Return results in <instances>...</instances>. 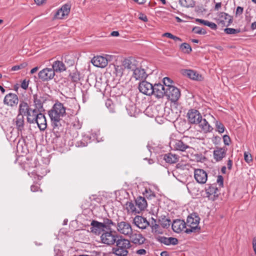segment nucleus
I'll return each instance as SVG.
<instances>
[{
	"label": "nucleus",
	"instance_id": "obj_1",
	"mask_svg": "<svg viewBox=\"0 0 256 256\" xmlns=\"http://www.w3.org/2000/svg\"><path fill=\"white\" fill-rule=\"evenodd\" d=\"M90 231L96 235H100L106 230L112 229V226H116V223L110 218H104L103 222L92 220L90 223Z\"/></svg>",
	"mask_w": 256,
	"mask_h": 256
},
{
	"label": "nucleus",
	"instance_id": "obj_2",
	"mask_svg": "<svg viewBox=\"0 0 256 256\" xmlns=\"http://www.w3.org/2000/svg\"><path fill=\"white\" fill-rule=\"evenodd\" d=\"M115 246L112 248V253L118 256H126L128 254V250L131 248L129 240L124 238L122 236L118 237L115 242Z\"/></svg>",
	"mask_w": 256,
	"mask_h": 256
},
{
	"label": "nucleus",
	"instance_id": "obj_3",
	"mask_svg": "<svg viewBox=\"0 0 256 256\" xmlns=\"http://www.w3.org/2000/svg\"><path fill=\"white\" fill-rule=\"evenodd\" d=\"M200 220V218L196 213L193 212L189 215L186 222V226L188 228H186L184 231L185 232L190 234L198 232L200 229V228L198 226Z\"/></svg>",
	"mask_w": 256,
	"mask_h": 256
},
{
	"label": "nucleus",
	"instance_id": "obj_4",
	"mask_svg": "<svg viewBox=\"0 0 256 256\" xmlns=\"http://www.w3.org/2000/svg\"><path fill=\"white\" fill-rule=\"evenodd\" d=\"M66 110L63 104L58 101L48 111V114L50 119L62 118L66 114Z\"/></svg>",
	"mask_w": 256,
	"mask_h": 256
},
{
	"label": "nucleus",
	"instance_id": "obj_5",
	"mask_svg": "<svg viewBox=\"0 0 256 256\" xmlns=\"http://www.w3.org/2000/svg\"><path fill=\"white\" fill-rule=\"evenodd\" d=\"M120 235L112 232L111 230H106L100 236V240L102 244L108 246L114 245Z\"/></svg>",
	"mask_w": 256,
	"mask_h": 256
},
{
	"label": "nucleus",
	"instance_id": "obj_6",
	"mask_svg": "<svg viewBox=\"0 0 256 256\" xmlns=\"http://www.w3.org/2000/svg\"><path fill=\"white\" fill-rule=\"evenodd\" d=\"M52 132L57 139L60 137L64 132V122L62 118L50 119Z\"/></svg>",
	"mask_w": 256,
	"mask_h": 256
},
{
	"label": "nucleus",
	"instance_id": "obj_7",
	"mask_svg": "<svg viewBox=\"0 0 256 256\" xmlns=\"http://www.w3.org/2000/svg\"><path fill=\"white\" fill-rule=\"evenodd\" d=\"M115 226L120 234L126 236H128L133 232L130 224L127 221L118 222Z\"/></svg>",
	"mask_w": 256,
	"mask_h": 256
},
{
	"label": "nucleus",
	"instance_id": "obj_8",
	"mask_svg": "<svg viewBox=\"0 0 256 256\" xmlns=\"http://www.w3.org/2000/svg\"><path fill=\"white\" fill-rule=\"evenodd\" d=\"M171 114L169 112L167 116L169 121H174L180 116L181 113V106L178 101L171 102L170 104Z\"/></svg>",
	"mask_w": 256,
	"mask_h": 256
},
{
	"label": "nucleus",
	"instance_id": "obj_9",
	"mask_svg": "<svg viewBox=\"0 0 256 256\" xmlns=\"http://www.w3.org/2000/svg\"><path fill=\"white\" fill-rule=\"evenodd\" d=\"M165 96L171 102L178 101L180 97V92L176 86H170L166 88Z\"/></svg>",
	"mask_w": 256,
	"mask_h": 256
},
{
	"label": "nucleus",
	"instance_id": "obj_10",
	"mask_svg": "<svg viewBox=\"0 0 256 256\" xmlns=\"http://www.w3.org/2000/svg\"><path fill=\"white\" fill-rule=\"evenodd\" d=\"M205 190L206 194V197L208 198L210 200H214L218 197L220 194L216 183L207 184L205 188Z\"/></svg>",
	"mask_w": 256,
	"mask_h": 256
},
{
	"label": "nucleus",
	"instance_id": "obj_11",
	"mask_svg": "<svg viewBox=\"0 0 256 256\" xmlns=\"http://www.w3.org/2000/svg\"><path fill=\"white\" fill-rule=\"evenodd\" d=\"M188 122L191 124H196L200 122L202 117L200 113L197 110L192 108L188 110L187 113Z\"/></svg>",
	"mask_w": 256,
	"mask_h": 256
},
{
	"label": "nucleus",
	"instance_id": "obj_12",
	"mask_svg": "<svg viewBox=\"0 0 256 256\" xmlns=\"http://www.w3.org/2000/svg\"><path fill=\"white\" fill-rule=\"evenodd\" d=\"M18 96L12 92L6 95L4 99V104L10 107L14 108L16 106L18 103Z\"/></svg>",
	"mask_w": 256,
	"mask_h": 256
},
{
	"label": "nucleus",
	"instance_id": "obj_13",
	"mask_svg": "<svg viewBox=\"0 0 256 256\" xmlns=\"http://www.w3.org/2000/svg\"><path fill=\"white\" fill-rule=\"evenodd\" d=\"M130 244L132 242L136 246H140L146 241L145 237L140 233L132 232L129 236Z\"/></svg>",
	"mask_w": 256,
	"mask_h": 256
},
{
	"label": "nucleus",
	"instance_id": "obj_14",
	"mask_svg": "<svg viewBox=\"0 0 256 256\" xmlns=\"http://www.w3.org/2000/svg\"><path fill=\"white\" fill-rule=\"evenodd\" d=\"M153 86L150 83L146 80H142L138 85V90L140 92L146 95L150 96L152 94L154 89Z\"/></svg>",
	"mask_w": 256,
	"mask_h": 256
},
{
	"label": "nucleus",
	"instance_id": "obj_15",
	"mask_svg": "<svg viewBox=\"0 0 256 256\" xmlns=\"http://www.w3.org/2000/svg\"><path fill=\"white\" fill-rule=\"evenodd\" d=\"M38 78L43 82L52 79L55 75L54 71L52 68H46L38 72Z\"/></svg>",
	"mask_w": 256,
	"mask_h": 256
},
{
	"label": "nucleus",
	"instance_id": "obj_16",
	"mask_svg": "<svg viewBox=\"0 0 256 256\" xmlns=\"http://www.w3.org/2000/svg\"><path fill=\"white\" fill-rule=\"evenodd\" d=\"M194 177L197 182L200 184H204L208 180V174L202 169H196L194 172Z\"/></svg>",
	"mask_w": 256,
	"mask_h": 256
},
{
	"label": "nucleus",
	"instance_id": "obj_17",
	"mask_svg": "<svg viewBox=\"0 0 256 256\" xmlns=\"http://www.w3.org/2000/svg\"><path fill=\"white\" fill-rule=\"evenodd\" d=\"M71 6L69 4H66L56 12L54 18L56 19H63L65 16L70 14Z\"/></svg>",
	"mask_w": 256,
	"mask_h": 256
},
{
	"label": "nucleus",
	"instance_id": "obj_18",
	"mask_svg": "<svg viewBox=\"0 0 256 256\" xmlns=\"http://www.w3.org/2000/svg\"><path fill=\"white\" fill-rule=\"evenodd\" d=\"M227 150L225 146L222 148L216 146L213 152L214 159L216 162L221 161L226 156Z\"/></svg>",
	"mask_w": 256,
	"mask_h": 256
},
{
	"label": "nucleus",
	"instance_id": "obj_19",
	"mask_svg": "<svg viewBox=\"0 0 256 256\" xmlns=\"http://www.w3.org/2000/svg\"><path fill=\"white\" fill-rule=\"evenodd\" d=\"M172 122H174V126L180 132H184L190 128L189 122H188L185 119L177 118L174 121Z\"/></svg>",
	"mask_w": 256,
	"mask_h": 256
},
{
	"label": "nucleus",
	"instance_id": "obj_20",
	"mask_svg": "<svg viewBox=\"0 0 256 256\" xmlns=\"http://www.w3.org/2000/svg\"><path fill=\"white\" fill-rule=\"evenodd\" d=\"M182 74L188 78L195 80H202V77L197 72L192 70L184 69L181 70Z\"/></svg>",
	"mask_w": 256,
	"mask_h": 256
},
{
	"label": "nucleus",
	"instance_id": "obj_21",
	"mask_svg": "<svg viewBox=\"0 0 256 256\" xmlns=\"http://www.w3.org/2000/svg\"><path fill=\"white\" fill-rule=\"evenodd\" d=\"M14 124L16 126L18 133H20L22 134V132L24 130V116L18 114L16 118L14 119Z\"/></svg>",
	"mask_w": 256,
	"mask_h": 256
},
{
	"label": "nucleus",
	"instance_id": "obj_22",
	"mask_svg": "<svg viewBox=\"0 0 256 256\" xmlns=\"http://www.w3.org/2000/svg\"><path fill=\"white\" fill-rule=\"evenodd\" d=\"M152 89H154L152 94H154L157 98H162L165 96L166 88L164 86V85L160 83L155 84L153 86Z\"/></svg>",
	"mask_w": 256,
	"mask_h": 256
},
{
	"label": "nucleus",
	"instance_id": "obj_23",
	"mask_svg": "<svg viewBox=\"0 0 256 256\" xmlns=\"http://www.w3.org/2000/svg\"><path fill=\"white\" fill-rule=\"evenodd\" d=\"M134 222L139 228L144 230L149 226L146 218L140 216H136L134 218Z\"/></svg>",
	"mask_w": 256,
	"mask_h": 256
},
{
	"label": "nucleus",
	"instance_id": "obj_24",
	"mask_svg": "<svg viewBox=\"0 0 256 256\" xmlns=\"http://www.w3.org/2000/svg\"><path fill=\"white\" fill-rule=\"evenodd\" d=\"M156 240L158 242L166 246H170V244L175 246L178 242V240L176 238L172 237L167 238L164 236H159L156 238Z\"/></svg>",
	"mask_w": 256,
	"mask_h": 256
},
{
	"label": "nucleus",
	"instance_id": "obj_25",
	"mask_svg": "<svg viewBox=\"0 0 256 256\" xmlns=\"http://www.w3.org/2000/svg\"><path fill=\"white\" fill-rule=\"evenodd\" d=\"M92 63L96 67L104 68L108 64L107 59L102 56H94L91 60Z\"/></svg>",
	"mask_w": 256,
	"mask_h": 256
},
{
	"label": "nucleus",
	"instance_id": "obj_26",
	"mask_svg": "<svg viewBox=\"0 0 256 256\" xmlns=\"http://www.w3.org/2000/svg\"><path fill=\"white\" fill-rule=\"evenodd\" d=\"M172 230L177 233H180L184 228H186V222L184 220L180 219L174 220L172 224Z\"/></svg>",
	"mask_w": 256,
	"mask_h": 256
},
{
	"label": "nucleus",
	"instance_id": "obj_27",
	"mask_svg": "<svg viewBox=\"0 0 256 256\" xmlns=\"http://www.w3.org/2000/svg\"><path fill=\"white\" fill-rule=\"evenodd\" d=\"M34 119L35 123H36L40 130H44L46 128V120L44 115L40 112L39 115L36 116Z\"/></svg>",
	"mask_w": 256,
	"mask_h": 256
},
{
	"label": "nucleus",
	"instance_id": "obj_28",
	"mask_svg": "<svg viewBox=\"0 0 256 256\" xmlns=\"http://www.w3.org/2000/svg\"><path fill=\"white\" fill-rule=\"evenodd\" d=\"M33 98L35 107L40 110V112L44 111L43 104L46 100V98L36 94L33 96Z\"/></svg>",
	"mask_w": 256,
	"mask_h": 256
},
{
	"label": "nucleus",
	"instance_id": "obj_29",
	"mask_svg": "<svg viewBox=\"0 0 256 256\" xmlns=\"http://www.w3.org/2000/svg\"><path fill=\"white\" fill-rule=\"evenodd\" d=\"M132 76L136 80H146L148 76L145 70L141 68H136L133 71Z\"/></svg>",
	"mask_w": 256,
	"mask_h": 256
},
{
	"label": "nucleus",
	"instance_id": "obj_30",
	"mask_svg": "<svg viewBox=\"0 0 256 256\" xmlns=\"http://www.w3.org/2000/svg\"><path fill=\"white\" fill-rule=\"evenodd\" d=\"M172 143L174 148L176 150L184 152L187 148H190V146L182 140H175Z\"/></svg>",
	"mask_w": 256,
	"mask_h": 256
},
{
	"label": "nucleus",
	"instance_id": "obj_31",
	"mask_svg": "<svg viewBox=\"0 0 256 256\" xmlns=\"http://www.w3.org/2000/svg\"><path fill=\"white\" fill-rule=\"evenodd\" d=\"M122 66L124 68L134 71L136 68V60L132 58L124 59L122 62Z\"/></svg>",
	"mask_w": 256,
	"mask_h": 256
},
{
	"label": "nucleus",
	"instance_id": "obj_32",
	"mask_svg": "<svg viewBox=\"0 0 256 256\" xmlns=\"http://www.w3.org/2000/svg\"><path fill=\"white\" fill-rule=\"evenodd\" d=\"M137 209L138 213L144 210L147 206V202L144 197L140 196L136 198L135 200Z\"/></svg>",
	"mask_w": 256,
	"mask_h": 256
},
{
	"label": "nucleus",
	"instance_id": "obj_33",
	"mask_svg": "<svg viewBox=\"0 0 256 256\" xmlns=\"http://www.w3.org/2000/svg\"><path fill=\"white\" fill-rule=\"evenodd\" d=\"M29 111H32V108H30L28 104L24 100L20 101L18 110V114L24 116V115Z\"/></svg>",
	"mask_w": 256,
	"mask_h": 256
},
{
	"label": "nucleus",
	"instance_id": "obj_34",
	"mask_svg": "<svg viewBox=\"0 0 256 256\" xmlns=\"http://www.w3.org/2000/svg\"><path fill=\"white\" fill-rule=\"evenodd\" d=\"M199 120L200 122L198 124L204 132H210L212 130L213 128L205 118H202V117L201 120Z\"/></svg>",
	"mask_w": 256,
	"mask_h": 256
},
{
	"label": "nucleus",
	"instance_id": "obj_35",
	"mask_svg": "<svg viewBox=\"0 0 256 256\" xmlns=\"http://www.w3.org/2000/svg\"><path fill=\"white\" fill-rule=\"evenodd\" d=\"M163 159L166 162L169 164H175L178 161L179 157L178 155L168 153L163 156Z\"/></svg>",
	"mask_w": 256,
	"mask_h": 256
},
{
	"label": "nucleus",
	"instance_id": "obj_36",
	"mask_svg": "<svg viewBox=\"0 0 256 256\" xmlns=\"http://www.w3.org/2000/svg\"><path fill=\"white\" fill-rule=\"evenodd\" d=\"M52 69L54 71V72H61L66 70V67L62 62L56 60L52 65Z\"/></svg>",
	"mask_w": 256,
	"mask_h": 256
},
{
	"label": "nucleus",
	"instance_id": "obj_37",
	"mask_svg": "<svg viewBox=\"0 0 256 256\" xmlns=\"http://www.w3.org/2000/svg\"><path fill=\"white\" fill-rule=\"evenodd\" d=\"M219 18H221L220 22H224V20L228 22L226 26H229L232 22L233 18L232 16L229 15L228 14L224 12H220L218 14Z\"/></svg>",
	"mask_w": 256,
	"mask_h": 256
},
{
	"label": "nucleus",
	"instance_id": "obj_38",
	"mask_svg": "<svg viewBox=\"0 0 256 256\" xmlns=\"http://www.w3.org/2000/svg\"><path fill=\"white\" fill-rule=\"evenodd\" d=\"M122 66H112V68L114 69L112 73L115 74V76L117 78H120L123 74L124 68Z\"/></svg>",
	"mask_w": 256,
	"mask_h": 256
},
{
	"label": "nucleus",
	"instance_id": "obj_39",
	"mask_svg": "<svg viewBox=\"0 0 256 256\" xmlns=\"http://www.w3.org/2000/svg\"><path fill=\"white\" fill-rule=\"evenodd\" d=\"M158 222L163 228H168L170 225V220L165 216H161L158 218Z\"/></svg>",
	"mask_w": 256,
	"mask_h": 256
},
{
	"label": "nucleus",
	"instance_id": "obj_40",
	"mask_svg": "<svg viewBox=\"0 0 256 256\" xmlns=\"http://www.w3.org/2000/svg\"><path fill=\"white\" fill-rule=\"evenodd\" d=\"M180 4L185 8H192L194 6V2L193 0H180Z\"/></svg>",
	"mask_w": 256,
	"mask_h": 256
},
{
	"label": "nucleus",
	"instance_id": "obj_41",
	"mask_svg": "<svg viewBox=\"0 0 256 256\" xmlns=\"http://www.w3.org/2000/svg\"><path fill=\"white\" fill-rule=\"evenodd\" d=\"M180 48L182 52L186 54H190L192 51L190 46L186 42L182 44L180 46Z\"/></svg>",
	"mask_w": 256,
	"mask_h": 256
},
{
	"label": "nucleus",
	"instance_id": "obj_42",
	"mask_svg": "<svg viewBox=\"0 0 256 256\" xmlns=\"http://www.w3.org/2000/svg\"><path fill=\"white\" fill-rule=\"evenodd\" d=\"M106 106L110 112H115L114 105L110 99H108L106 102Z\"/></svg>",
	"mask_w": 256,
	"mask_h": 256
},
{
	"label": "nucleus",
	"instance_id": "obj_43",
	"mask_svg": "<svg viewBox=\"0 0 256 256\" xmlns=\"http://www.w3.org/2000/svg\"><path fill=\"white\" fill-rule=\"evenodd\" d=\"M69 76L73 82H77L80 80V74L77 71L70 73Z\"/></svg>",
	"mask_w": 256,
	"mask_h": 256
},
{
	"label": "nucleus",
	"instance_id": "obj_44",
	"mask_svg": "<svg viewBox=\"0 0 256 256\" xmlns=\"http://www.w3.org/2000/svg\"><path fill=\"white\" fill-rule=\"evenodd\" d=\"M126 110L128 114L130 116H134L136 117L138 114L137 112H136V107L135 106H130L128 108H126Z\"/></svg>",
	"mask_w": 256,
	"mask_h": 256
},
{
	"label": "nucleus",
	"instance_id": "obj_45",
	"mask_svg": "<svg viewBox=\"0 0 256 256\" xmlns=\"http://www.w3.org/2000/svg\"><path fill=\"white\" fill-rule=\"evenodd\" d=\"M24 116H26L27 122L30 124H35L34 119H36V116L31 113V111H29Z\"/></svg>",
	"mask_w": 256,
	"mask_h": 256
},
{
	"label": "nucleus",
	"instance_id": "obj_46",
	"mask_svg": "<svg viewBox=\"0 0 256 256\" xmlns=\"http://www.w3.org/2000/svg\"><path fill=\"white\" fill-rule=\"evenodd\" d=\"M216 130L220 134L224 132L225 130L224 125L221 122L218 121L216 122Z\"/></svg>",
	"mask_w": 256,
	"mask_h": 256
},
{
	"label": "nucleus",
	"instance_id": "obj_47",
	"mask_svg": "<svg viewBox=\"0 0 256 256\" xmlns=\"http://www.w3.org/2000/svg\"><path fill=\"white\" fill-rule=\"evenodd\" d=\"M224 32L228 34H236L240 32V29L237 28L235 29L234 28H226L224 29Z\"/></svg>",
	"mask_w": 256,
	"mask_h": 256
},
{
	"label": "nucleus",
	"instance_id": "obj_48",
	"mask_svg": "<svg viewBox=\"0 0 256 256\" xmlns=\"http://www.w3.org/2000/svg\"><path fill=\"white\" fill-rule=\"evenodd\" d=\"M192 31L194 32L195 34H206V31L205 29L201 28L199 26H194L192 28Z\"/></svg>",
	"mask_w": 256,
	"mask_h": 256
},
{
	"label": "nucleus",
	"instance_id": "obj_49",
	"mask_svg": "<svg viewBox=\"0 0 256 256\" xmlns=\"http://www.w3.org/2000/svg\"><path fill=\"white\" fill-rule=\"evenodd\" d=\"M126 206L128 210H131L132 212L138 213V211L137 209L136 204L134 205L132 202H127Z\"/></svg>",
	"mask_w": 256,
	"mask_h": 256
},
{
	"label": "nucleus",
	"instance_id": "obj_50",
	"mask_svg": "<svg viewBox=\"0 0 256 256\" xmlns=\"http://www.w3.org/2000/svg\"><path fill=\"white\" fill-rule=\"evenodd\" d=\"M173 81L168 77H165L163 78V83L164 86L166 88H169L170 86H174L172 85Z\"/></svg>",
	"mask_w": 256,
	"mask_h": 256
},
{
	"label": "nucleus",
	"instance_id": "obj_51",
	"mask_svg": "<svg viewBox=\"0 0 256 256\" xmlns=\"http://www.w3.org/2000/svg\"><path fill=\"white\" fill-rule=\"evenodd\" d=\"M163 36H166L167 38H170L172 39L175 41H180L181 42L182 40L176 36H175L170 32H166L163 34Z\"/></svg>",
	"mask_w": 256,
	"mask_h": 256
},
{
	"label": "nucleus",
	"instance_id": "obj_52",
	"mask_svg": "<svg viewBox=\"0 0 256 256\" xmlns=\"http://www.w3.org/2000/svg\"><path fill=\"white\" fill-rule=\"evenodd\" d=\"M28 64L26 62H22L20 65H16L12 66L11 68L12 71H16L22 68H25L27 66Z\"/></svg>",
	"mask_w": 256,
	"mask_h": 256
},
{
	"label": "nucleus",
	"instance_id": "obj_53",
	"mask_svg": "<svg viewBox=\"0 0 256 256\" xmlns=\"http://www.w3.org/2000/svg\"><path fill=\"white\" fill-rule=\"evenodd\" d=\"M146 192V196L148 198L152 199L156 197V194L154 192H152L150 190H148L146 189L145 190Z\"/></svg>",
	"mask_w": 256,
	"mask_h": 256
},
{
	"label": "nucleus",
	"instance_id": "obj_54",
	"mask_svg": "<svg viewBox=\"0 0 256 256\" xmlns=\"http://www.w3.org/2000/svg\"><path fill=\"white\" fill-rule=\"evenodd\" d=\"M244 159L246 162L249 163L252 161V156L248 152H244Z\"/></svg>",
	"mask_w": 256,
	"mask_h": 256
},
{
	"label": "nucleus",
	"instance_id": "obj_55",
	"mask_svg": "<svg viewBox=\"0 0 256 256\" xmlns=\"http://www.w3.org/2000/svg\"><path fill=\"white\" fill-rule=\"evenodd\" d=\"M216 182L218 184L220 187L222 188L224 186V178L222 176L218 175V176Z\"/></svg>",
	"mask_w": 256,
	"mask_h": 256
},
{
	"label": "nucleus",
	"instance_id": "obj_56",
	"mask_svg": "<svg viewBox=\"0 0 256 256\" xmlns=\"http://www.w3.org/2000/svg\"><path fill=\"white\" fill-rule=\"evenodd\" d=\"M223 140L226 146H229L230 142V138L228 135L225 134L223 136Z\"/></svg>",
	"mask_w": 256,
	"mask_h": 256
},
{
	"label": "nucleus",
	"instance_id": "obj_57",
	"mask_svg": "<svg viewBox=\"0 0 256 256\" xmlns=\"http://www.w3.org/2000/svg\"><path fill=\"white\" fill-rule=\"evenodd\" d=\"M28 80H26V79L23 80L20 85L21 88L24 90H26L28 86Z\"/></svg>",
	"mask_w": 256,
	"mask_h": 256
},
{
	"label": "nucleus",
	"instance_id": "obj_58",
	"mask_svg": "<svg viewBox=\"0 0 256 256\" xmlns=\"http://www.w3.org/2000/svg\"><path fill=\"white\" fill-rule=\"evenodd\" d=\"M244 11V8L241 6H238L236 9V16H240L242 14Z\"/></svg>",
	"mask_w": 256,
	"mask_h": 256
},
{
	"label": "nucleus",
	"instance_id": "obj_59",
	"mask_svg": "<svg viewBox=\"0 0 256 256\" xmlns=\"http://www.w3.org/2000/svg\"><path fill=\"white\" fill-rule=\"evenodd\" d=\"M206 26H209L211 29L216 30L217 28L216 24L212 22H210L208 21Z\"/></svg>",
	"mask_w": 256,
	"mask_h": 256
},
{
	"label": "nucleus",
	"instance_id": "obj_60",
	"mask_svg": "<svg viewBox=\"0 0 256 256\" xmlns=\"http://www.w3.org/2000/svg\"><path fill=\"white\" fill-rule=\"evenodd\" d=\"M136 253L137 254L140 255V256H144L146 254V250L144 248L140 249L137 250H136Z\"/></svg>",
	"mask_w": 256,
	"mask_h": 256
},
{
	"label": "nucleus",
	"instance_id": "obj_61",
	"mask_svg": "<svg viewBox=\"0 0 256 256\" xmlns=\"http://www.w3.org/2000/svg\"><path fill=\"white\" fill-rule=\"evenodd\" d=\"M87 142H82V141H78L77 142L76 144V146H82V147H84V146H87Z\"/></svg>",
	"mask_w": 256,
	"mask_h": 256
},
{
	"label": "nucleus",
	"instance_id": "obj_62",
	"mask_svg": "<svg viewBox=\"0 0 256 256\" xmlns=\"http://www.w3.org/2000/svg\"><path fill=\"white\" fill-rule=\"evenodd\" d=\"M40 188V186L38 185H32L30 187L31 191L33 192H38Z\"/></svg>",
	"mask_w": 256,
	"mask_h": 256
},
{
	"label": "nucleus",
	"instance_id": "obj_63",
	"mask_svg": "<svg viewBox=\"0 0 256 256\" xmlns=\"http://www.w3.org/2000/svg\"><path fill=\"white\" fill-rule=\"evenodd\" d=\"M152 228V232L155 230V232L157 231V230L159 228V224L157 223L153 224L152 226H150Z\"/></svg>",
	"mask_w": 256,
	"mask_h": 256
},
{
	"label": "nucleus",
	"instance_id": "obj_64",
	"mask_svg": "<svg viewBox=\"0 0 256 256\" xmlns=\"http://www.w3.org/2000/svg\"><path fill=\"white\" fill-rule=\"evenodd\" d=\"M252 247L255 254H256V237H254L252 240Z\"/></svg>",
	"mask_w": 256,
	"mask_h": 256
}]
</instances>
